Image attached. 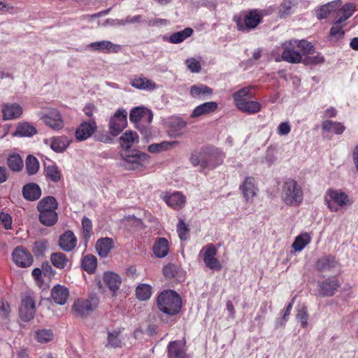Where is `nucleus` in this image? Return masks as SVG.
Listing matches in <instances>:
<instances>
[{"instance_id":"obj_52","label":"nucleus","mask_w":358,"mask_h":358,"mask_svg":"<svg viewBox=\"0 0 358 358\" xmlns=\"http://www.w3.org/2000/svg\"><path fill=\"white\" fill-rule=\"evenodd\" d=\"M46 174L53 182H58L61 178V173L55 165H50L46 168Z\"/></svg>"},{"instance_id":"obj_64","label":"nucleus","mask_w":358,"mask_h":358,"mask_svg":"<svg viewBox=\"0 0 358 358\" xmlns=\"http://www.w3.org/2000/svg\"><path fill=\"white\" fill-rule=\"evenodd\" d=\"M324 61V58L322 56L317 55L313 57H307L305 59V63L306 64H315L322 63Z\"/></svg>"},{"instance_id":"obj_26","label":"nucleus","mask_w":358,"mask_h":358,"mask_svg":"<svg viewBox=\"0 0 358 358\" xmlns=\"http://www.w3.org/2000/svg\"><path fill=\"white\" fill-rule=\"evenodd\" d=\"M341 3V0H335L320 6L316 10L317 17L319 20L327 18L332 11L336 10L340 7Z\"/></svg>"},{"instance_id":"obj_50","label":"nucleus","mask_w":358,"mask_h":358,"mask_svg":"<svg viewBox=\"0 0 358 358\" xmlns=\"http://www.w3.org/2000/svg\"><path fill=\"white\" fill-rule=\"evenodd\" d=\"M8 164L13 171H19L23 167V161L19 155H13L8 157Z\"/></svg>"},{"instance_id":"obj_29","label":"nucleus","mask_w":358,"mask_h":358,"mask_svg":"<svg viewBox=\"0 0 358 358\" xmlns=\"http://www.w3.org/2000/svg\"><path fill=\"white\" fill-rule=\"evenodd\" d=\"M138 142V135L136 131H126L120 138V144L125 150L131 148Z\"/></svg>"},{"instance_id":"obj_62","label":"nucleus","mask_w":358,"mask_h":358,"mask_svg":"<svg viewBox=\"0 0 358 358\" xmlns=\"http://www.w3.org/2000/svg\"><path fill=\"white\" fill-rule=\"evenodd\" d=\"M291 131V127L287 122H281L277 129V132L280 136L287 135Z\"/></svg>"},{"instance_id":"obj_47","label":"nucleus","mask_w":358,"mask_h":358,"mask_svg":"<svg viewBox=\"0 0 358 358\" xmlns=\"http://www.w3.org/2000/svg\"><path fill=\"white\" fill-rule=\"evenodd\" d=\"M152 294V288L150 285L142 284L138 285L136 289V297L141 301H146L150 299Z\"/></svg>"},{"instance_id":"obj_56","label":"nucleus","mask_w":358,"mask_h":358,"mask_svg":"<svg viewBox=\"0 0 358 358\" xmlns=\"http://www.w3.org/2000/svg\"><path fill=\"white\" fill-rule=\"evenodd\" d=\"M185 64L187 69L192 73H199L201 69L200 62L194 58L187 59Z\"/></svg>"},{"instance_id":"obj_41","label":"nucleus","mask_w":358,"mask_h":358,"mask_svg":"<svg viewBox=\"0 0 358 358\" xmlns=\"http://www.w3.org/2000/svg\"><path fill=\"white\" fill-rule=\"evenodd\" d=\"M176 141H163L159 143H153L148 146V150L151 153H159L166 151L173 148Z\"/></svg>"},{"instance_id":"obj_9","label":"nucleus","mask_w":358,"mask_h":358,"mask_svg":"<svg viewBox=\"0 0 358 358\" xmlns=\"http://www.w3.org/2000/svg\"><path fill=\"white\" fill-rule=\"evenodd\" d=\"M12 259L18 266L26 268L33 263L31 254L22 246L16 247L12 252Z\"/></svg>"},{"instance_id":"obj_40","label":"nucleus","mask_w":358,"mask_h":358,"mask_svg":"<svg viewBox=\"0 0 358 358\" xmlns=\"http://www.w3.org/2000/svg\"><path fill=\"white\" fill-rule=\"evenodd\" d=\"M344 26L345 24L343 23H337V20H336L333 23V26L330 29L329 40L333 41H338L342 38L345 34V31L343 30Z\"/></svg>"},{"instance_id":"obj_16","label":"nucleus","mask_w":358,"mask_h":358,"mask_svg":"<svg viewBox=\"0 0 358 358\" xmlns=\"http://www.w3.org/2000/svg\"><path fill=\"white\" fill-rule=\"evenodd\" d=\"M130 85L140 90L151 91L157 88V84L145 77L134 76L129 80Z\"/></svg>"},{"instance_id":"obj_57","label":"nucleus","mask_w":358,"mask_h":358,"mask_svg":"<svg viewBox=\"0 0 358 358\" xmlns=\"http://www.w3.org/2000/svg\"><path fill=\"white\" fill-rule=\"evenodd\" d=\"M308 310L306 307H302L296 315V318L300 320L301 327L306 328L308 327Z\"/></svg>"},{"instance_id":"obj_6","label":"nucleus","mask_w":358,"mask_h":358,"mask_svg":"<svg viewBox=\"0 0 358 358\" xmlns=\"http://www.w3.org/2000/svg\"><path fill=\"white\" fill-rule=\"evenodd\" d=\"M263 11L257 9L250 10L244 17V24L240 17L236 19L237 28L239 31H245L255 28L262 20Z\"/></svg>"},{"instance_id":"obj_10","label":"nucleus","mask_w":358,"mask_h":358,"mask_svg":"<svg viewBox=\"0 0 358 358\" xmlns=\"http://www.w3.org/2000/svg\"><path fill=\"white\" fill-rule=\"evenodd\" d=\"M36 313L35 301L30 296H26L22 300L19 309L20 318L24 322L31 320Z\"/></svg>"},{"instance_id":"obj_23","label":"nucleus","mask_w":358,"mask_h":358,"mask_svg":"<svg viewBox=\"0 0 358 358\" xmlns=\"http://www.w3.org/2000/svg\"><path fill=\"white\" fill-rule=\"evenodd\" d=\"M69 296V289L63 285H57L51 290L53 301L59 305H64Z\"/></svg>"},{"instance_id":"obj_15","label":"nucleus","mask_w":358,"mask_h":358,"mask_svg":"<svg viewBox=\"0 0 358 358\" xmlns=\"http://www.w3.org/2000/svg\"><path fill=\"white\" fill-rule=\"evenodd\" d=\"M161 198L169 206L174 209L182 208L186 201L185 196L180 192H174L173 194L163 192L161 194Z\"/></svg>"},{"instance_id":"obj_37","label":"nucleus","mask_w":358,"mask_h":358,"mask_svg":"<svg viewBox=\"0 0 358 358\" xmlns=\"http://www.w3.org/2000/svg\"><path fill=\"white\" fill-rule=\"evenodd\" d=\"M310 241L311 236L308 233H302L296 237L292 247L296 252H301Z\"/></svg>"},{"instance_id":"obj_51","label":"nucleus","mask_w":358,"mask_h":358,"mask_svg":"<svg viewBox=\"0 0 358 358\" xmlns=\"http://www.w3.org/2000/svg\"><path fill=\"white\" fill-rule=\"evenodd\" d=\"M120 332L117 331H108V343L106 345V347H120L122 344V341L119 337Z\"/></svg>"},{"instance_id":"obj_35","label":"nucleus","mask_w":358,"mask_h":358,"mask_svg":"<svg viewBox=\"0 0 358 358\" xmlns=\"http://www.w3.org/2000/svg\"><path fill=\"white\" fill-rule=\"evenodd\" d=\"M57 201L53 196H46L43 198L37 205L38 212H45L57 208Z\"/></svg>"},{"instance_id":"obj_4","label":"nucleus","mask_w":358,"mask_h":358,"mask_svg":"<svg viewBox=\"0 0 358 358\" xmlns=\"http://www.w3.org/2000/svg\"><path fill=\"white\" fill-rule=\"evenodd\" d=\"M127 113L123 108H119L108 122V131L113 136L119 135L127 125Z\"/></svg>"},{"instance_id":"obj_30","label":"nucleus","mask_w":358,"mask_h":358,"mask_svg":"<svg viewBox=\"0 0 358 358\" xmlns=\"http://www.w3.org/2000/svg\"><path fill=\"white\" fill-rule=\"evenodd\" d=\"M217 108V103L215 101H209L203 103L196 106L191 116L192 117H197L201 115H208L214 112Z\"/></svg>"},{"instance_id":"obj_43","label":"nucleus","mask_w":358,"mask_h":358,"mask_svg":"<svg viewBox=\"0 0 358 358\" xmlns=\"http://www.w3.org/2000/svg\"><path fill=\"white\" fill-rule=\"evenodd\" d=\"M322 129L327 131H333L336 134H341L345 127L341 122L326 120L322 123Z\"/></svg>"},{"instance_id":"obj_28","label":"nucleus","mask_w":358,"mask_h":358,"mask_svg":"<svg viewBox=\"0 0 358 358\" xmlns=\"http://www.w3.org/2000/svg\"><path fill=\"white\" fill-rule=\"evenodd\" d=\"M155 255L158 258L166 257L169 251V241L165 238H158L152 248Z\"/></svg>"},{"instance_id":"obj_24","label":"nucleus","mask_w":358,"mask_h":358,"mask_svg":"<svg viewBox=\"0 0 358 358\" xmlns=\"http://www.w3.org/2000/svg\"><path fill=\"white\" fill-rule=\"evenodd\" d=\"M45 142H49L51 149L56 152H63L69 146L71 141L66 136H61L51 138Z\"/></svg>"},{"instance_id":"obj_54","label":"nucleus","mask_w":358,"mask_h":358,"mask_svg":"<svg viewBox=\"0 0 358 358\" xmlns=\"http://www.w3.org/2000/svg\"><path fill=\"white\" fill-rule=\"evenodd\" d=\"M82 229L83 232L84 238L87 240L88 239L92 234V221L86 217H84L82 220Z\"/></svg>"},{"instance_id":"obj_13","label":"nucleus","mask_w":358,"mask_h":358,"mask_svg":"<svg viewBox=\"0 0 358 358\" xmlns=\"http://www.w3.org/2000/svg\"><path fill=\"white\" fill-rule=\"evenodd\" d=\"M87 48L92 51L102 52L104 53H117L122 50L120 45L113 43L106 40L92 42L88 44Z\"/></svg>"},{"instance_id":"obj_46","label":"nucleus","mask_w":358,"mask_h":358,"mask_svg":"<svg viewBox=\"0 0 358 358\" xmlns=\"http://www.w3.org/2000/svg\"><path fill=\"white\" fill-rule=\"evenodd\" d=\"M252 90V87L249 86L241 90L237 91L233 94V98L234 99L236 106L238 105L240 102H243L247 100V98L252 97L251 90Z\"/></svg>"},{"instance_id":"obj_58","label":"nucleus","mask_w":358,"mask_h":358,"mask_svg":"<svg viewBox=\"0 0 358 358\" xmlns=\"http://www.w3.org/2000/svg\"><path fill=\"white\" fill-rule=\"evenodd\" d=\"M178 271V268L174 264H168L164 267L163 273L168 278H174Z\"/></svg>"},{"instance_id":"obj_14","label":"nucleus","mask_w":358,"mask_h":358,"mask_svg":"<svg viewBox=\"0 0 358 358\" xmlns=\"http://www.w3.org/2000/svg\"><path fill=\"white\" fill-rule=\"evenodd\" d=\"M240 189L242 191V194L246 201H251L257 195L258 191L255 179L251 176L246 177L243 183L240 185Z\"/></svg>"},{"instance_id":"obj_45","label":"nucleus","mask_w":358,"mask_h":358,"mask_svg":"<svg viewBox=\"0 0 358 358\" xmlns=\"http://www.w3.org/2000/svg\"><path fill=\"white\" fill-rule=\"evenodd\" d=\"M82 267L88 273H93L96 268V258L92 255H87L83 259Z\"/></svg>"},{"instance_id":"obj_34","label":"nucleus","mask_w":358,"mask_h":358,"mask_svg":"<svg viewBox=\"0 0 358 358\" xmlns=\"http://www.w3.org/2000/svg\"><path fill=\"white\" fill-rule=\"evenodd\" d=\"M337 266V262L334 257H323L319 259L316 264L315 268L320 271H330Z\"/></svg>"},{"instance_id":"obj_19","label":"nucleus","mask_w":358,"mask_h":358,"mask_svg":"<svg viewBox=\"0 0 358 358\" xmlns=\"http://www.w3.org/2000/svg\"><path fill=\"white\" fill-rule=\"evenodd\" d=\"M77 238L71 231H66L62 234L59 239V245L63 250L70 252L75 248Z\"/></svg>"},{"instance_id":"obj_44","label":"nucleus","mask_w":358,"mask_h":358,"mask_svg":"<svg viewBox=\"0 0 358 358\" xmlns=\"http://www.w3.org/2000/svg\"><path fill=\"white\" fill-rule=\"evenodd\" d=\"M52 264L58 268H64L69 263V259L66 255L62 252H55L50 256Z\"/></svg>"},{"instance_id":"obj_3","label":"nucleus","mask_w":358,"mask_h":358,"mask_svg":"<svg viewBox=\"0 0 358 358\" xmlns=\"http://www.w3.org/2000/svg\"><path fill=\"white\" fill-rule=\"evenodd\" d=\"M121 156L123 159L122 166L127 170H139L145 166L150 159L148 155L140 151Z\"/></svg>"},{"instance_id":"obj_39","label":"nucleus","mask_w":358,"mask_h":358,"mask_svg":"<svg viewBox=\"0 0 358 358\" xmlns=\"http://www.w3.org/2000/svg\"><path fill=\"white\" fill-rule=\"evenodd\" d=\"M193 34V29L190 27H187L185 29L173 33L169 36V42L171 43H180L184 41L187 38L189 37Z\"/></svg>"},{"instance_id":"obj_12","label":"nucleus","mask_w":358,"mask_h":358,"mask_svg":"<svg viewBox=\"0 0 358 358\" xmlns=\"http://www.w3.org/2000/svg\"><path fill=\"white\" fill-rule=\"evenodd\" d=\"M97 126L95 118L82 122L76 130V138L79 141L89 138L96 130Z\"/></svg>"},{"instance_id":"obj_25","label":"nucleus","mask_w":358,"mask_h":358,"mask_svg":"<svg viewBox=\"0 0 358 358\" xmlns=\"http://www.w3.org/2000/svg\"><path fill=\"white\" fill-rule=\"evenodd\" d=\"M339 287V283L337 278L333 277L323 281L320 285V293L323 296H331Z\"/></svg>"},{"instance_id":"obj_11","label":"nucleus","mask_w":358,"mask_h":358,"mask_svg":"<svg viewBox=\"0 0 358 358\" xmlns=\"http://www.w3.org/2000/svg\"><path fill=\"white\" fill-rule=\"evenodd\" d=\"M282 47L283 52L281 56L284 61L292 64H298L301 62L302 56L294 50L296 45H294L292 40L285 41L282 43Z\"/></svg>"},{"instance_id":"obj_18","label":"nucleus","mask_w":358,"mask_h":358,"mask_svg":"<svg viewBox=\"0 0 358 358\" xmlns=\"http://www.w3.org/2000/svg\"><path fill=\"white\" fill-rule=\"evenodd\" d=\"M22 108L17 103H6L2 106V113L4 120L19 118L22 115Z\"/></svg>"},{"instance_id":"obj_8","label":"nucleus","mask_w":358,"mask_h":358,"mask_svg":"<svg viewBox=\"0 0 358 358\" xmlns=\"http://www.w3.org/2000/svg\"><path fill=\"white\" fill-rule=\"evenodd\" d=\"M41 119L50 128L59 130L64 127L62 115L57 109H50L45 113L41 114Z\"/></svg>"},{"instance_id":"obj_63","label":"nucleus","mask_w":358,"mask_h":358,"mask_svg":"<svg viewBox=\"0 0 358 358\" xmlns=\"http://www.w3.org/2000/svg\"><path fill=\"white\" fill-rule=\"evenodd\" d=\"M294 301V299H293L292 300V301L287 305V308H286V309L285 310V313H284V314H283V315L282 317V320L280 322V325L282 326V327H285V323L288 320V316L289 315L290 311H291V310L292 308Z\"/></svg>"},{"instance_id":"obj_33","label":"nucleus","mask_w":358,"mask_h":358,"mask_svg":"<svg viewBox=\"0 0 358 358\" xmlns=\"http://www.w3.org/2000/svg\"><path fill=\"white\" fill-rule=\"evenodd\" d=\"M55 210L39 212L38 220L40 222L47 227L55 225L58 220V215Z\"/></svg>"},{"instance_id":"obj_7","label":"nucleus","mask_w":358,"mask_h":358,"mask_svg":"<svg viewBox=\"0 0 358 358\" xmlns=\"http://www.w3.org/2000/svg\"><path fill=\"white\" fill-rule=\"evenodd\" d=\"M325 201L329 210L331 212H336L339 207H343L347 204L348 197L343 192L337 190H329L327 192Z\"/></svg>"},{"instance_id":"obj_61","label":"nucleus","mask_w":358,"mask_h":358,"mask_svg":"<svg viewBox=\"0 0 358 358\" xmlns=\"http://www.w3.org/2000/svg\"><path fill=\"white\" fill-rule=\"evenodd\" d=\"M98 109L93 103H87L83 108V112L90 117V120L94 118V113H97Z\"/></svg>"},{"instance_id":"obj_53","label":"nucleus","mask_w":358,"mask_h":358,"mask_svg":"<svg viewBox=\"0 0 358 358\" xmlns=\"http://www.w3.org/2000/svg\"><path fill=\"white\" fill-rule=\"evenodd\" d=\"M292 3L291 1L285 0L279 8L278 14L280 17H285L291 13Z\"/></svg>"},{"instance_id":"obj_60","label":"nucleus","mask_w":358,"mask_h":358,"mask_svg":"<svg viewBox=\"0 0 358 358\" xmlns=\"http://www.w3.org/2000/svg\"><path fill=\"white\" fill-rule=\"evenodd\" d=\"M177 231L181 240L187 239V234L188 232V229L184 222L180 221V222L178 224Z\"/></svg>"},{"instance_id":"obj_2","label":"nucleus","mask_w":358,"mask_h":358,"mask_svg":"<svg viewBox=\"0 0 358 358\" xmlns=\"http://www.w3.org/2000/svg\"><path fill=\"white\" fill-rule=\"evenodd\" d=\"M181 304L180 297L172 290L162 292L157 298L159 310L169 315L177 314L180 310Z\"/></svg>"},{"instance_id":"obj_27","label":"nucleus","mask_w":358,"mask_h":358,"mask_svg":"<svg viewBox=\"0 0 358 358\" xmlns=\"http://www.w3.org/2000/svg\"><path fill=\"white\" fill-rule=\"evenodd\" d=\"M22 194L27 201H36L41 196V190L36 183H29L23 187Z\"/></svg>"},{"instance_id":"obj_20","label":"nucleus","mask_w":358,"mask_h":358,"mask_svg":"<svg viewBox=\"0 0 358 358\" xmlns=\"http://www.w3.org/2000/svg\"><path fill=\"white\" fill-rule=\"evenodd\" d=\"M152 113L145 107H136L131 110L129 119L131 122L137 123L145 119L148 122L152 120Z\"/></svg>"},{"instance_id":"obj_31","label":"nucleus","mask_w":358,"mask_h":358,"mask_svg":"<svg viewBox=\"0 0 358 358\" xmlns=\"http://www.w3.org/2000/svg\"><path fill=\"white\" fill-rule=\"evenodd\" d=\"M113 247V241L108 237L99 239L96 244V250L102 257L108 256Z\"/></svg>"},{"instance_id":"obj_36","label":"nucleus","mask_w":358,"mask_h":358,"mask_svg":"<svg viewBox=\"0 0 358 358\" xmlns=\"http://www.w3.org/2000/svg\"><path fill=\"white\" fill-rule=\"evenodd\" d=\"M236 107L243 112L254 114L260 110L261 104L257 101L245 100L238 103Z\"/></svg>"},{"instance_id":"obj_21","label":"nucleus","mask_w":358,"mask_h":358,"mask_svg":"<svg viewBox=\"0 0 358 358\" xmlns=\"http://www.w3.org/2000/svg\"><path fill=\"white\" fill-rule=\"evenodd\" d=\"M169 358H188L185 352V343L181 341H172L168 346Z\"/></svg>"},{"instance_id":"obj_49","label":"nucleus","mask_w":358,"mask_h":358,"mask_svg":"<svg viewBox=\"0 0 358 358\" xmlns=\"http://www.w3.org/2000/svg\"><path fill=\"white\" fill-rule=\"evenodd\" d=\"M54 334L51 329H38L36 331L35 338L39 343H48L53 339Z\"/></svg>"},{"instance_id":"obj_38","label":"nucleus","mask_w":358,"mask_h":358,"mask_svg":"<svg viewBox=\"0 0 358 358\" xmlns=\"http://www.w3.org/2000/svg\"><path fill=\"white\" fill-rule=\"evenodd\" d=\"M189 93L191 96L194 98H201L206 95H210L213 93V90L211 88L208 86L199 84L192 85L190 87Z\"/></svg>"},{"instance_id":"obj_5","label":"nucleus","mask_w":358,"mask_h":358,"mask_svg":"<svg viewBox=\"0 0 358 358\" xmlns=\"http://www.w3.org/2000/svg\"><path fill=\"white\" fill-rule=\"evenodd\" d=\"M98 306V299L95 297L90 299H78L74 301L72 310L78 317H85L93 312Z\"/></svg>"},{"instance_id":"obj_55","label":"nucleus","mask_w":358,"mask_h":358,"mask_svg":"<svg viewBox=\"0 0 358 358\" xmlns=\"http://www.w3.org/2000/svg\"><path fill=\"white\" fill-rule=\"evenodd\" d=\"M294 45H296V47L301 48L302 50H305L307 53L311 54L313 51V46L312 44L306 41V40H292Z\"/></svg>"},{"instance_id":"obj_17","label":"nucleus","mask_w":358,"mask_h":358,"mask_svg":"<svg viewBox=\"0 0 358 358\" xmlns=\"http://www.w3.org/2000/svg\"><path fill=\"white\" fill-rule=\"evenodd\" d=\"M217 250L215 248L213 245H208L205 250L203 262L210 269L218 271L222 268V265L215 258Z\"/></svg>"},{"instance_id":"obj_22","label":"nucleus","mask_w":358,"mask_h":358,"mask_svg":"<svg viewBox=\"0 0 358 358\" xmlns=\"http://www.w3.org/2000/svg\"><path fill=\"white\" fill-rule=\"evenodd\" d=\"M103 280L104 283L113 292V294L115 295L116 292L119 289L122 283V279L119 275L112 271L105 272Z\"/></svg>"},{"instance_id":"obj_59","label":"nucleus","mask_w":358,"mask_h":358,"mask_svg":"<svg viewBox=\"0 0 358 358\" xmlns=\"http://www.w3.org/2000/svg\"><path fill=\"white\" fill-rule=\"evenodd\" d=\"M0 223L3 225L6 229H10L12 225V218L8 213H0Z\"/></svg>"},{"instance_id":"obj_48","label":"nucleus","mask_w":358,"mask_h":358,"mask_svg":"<svg viewBox=\"0 0 358 358\" xmlns=\"http://www.w3.org/2000/svg\"><path fill=\"white\" fill-rule=\"evenodd\" d=\"M26 170L29 175L36 174L39 170L38 160L34 156L28 155L26 159Z\"/></svg>"},{"instance_id":"obj_32","label":"nucleus","mask_w":358,"mask_h":358,"mask_svg":"<svg viewBox=\"0 0 358 358\" xmlns=\"http://www.w3.org/2000/svg\"><path fill=\"white\" fill-rule=\"evenodd\" d=\"M356 10V5L354 3H347L337 12V23H343L350 18Z\"/></svg>"},{"instance_id":"obj_1","label":"nucleus","mask_w":358,"mask_h":358,"mask_svg":"<svg viewBox=\"0 0 358 358\" xmlns=\"http://www.w3.org/2000/svg\"><path fill=\"white\" fill-rule=\"evenodd\" d=\"M280 199L284 204L296 207L303 201V190L298 182L292 178H287L282 183Z\"/></svg>"},{"instance_id":"obj_42","label":"nucleus","mask_w":358,"mask_h":358,"mask_svg":"<svg viewBox=\"0 0 358 358\" xmlns=\"http://www.w3.org/2000/svg\"><path fill=\"white\" fill-rule=\"evenodd\" d=\"M36 133V129L27 122L20 124L14 133L15 136H31Z\"/></svg>"}]
</instances>
